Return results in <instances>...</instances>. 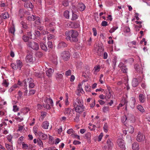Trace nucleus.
<instances>
[{"instance_id": "f257e3e1", "label": "nucleus", "mask_w": 150, "mask_h": 150, "mask_svg": "<svg viewBox=\"0 0 150 150\" xmlns=\"http://www.w3.org/2000/svg\"><path fill=\"white\" fill-rule=\"evenodd\" d=\"M65 34L67 40L71 42H76L78 41L79 33L76 30H71L66 31Z\"/></svg>"}, {"instance_id": "f03ea898", "label": "nucleus", "mask_w": 150, "mask_h": 150, "mask_svg": "<svg viewBox=\"0 0 150 150\" xmlns=\"http://www.w3.org/2000/svg\"><path fill=\"white\" fill-rule=\"evenodd\" d=\"M27 46L34 50H37L39 49L38 44L35 42L33 41H29L26 43Z\"/></svg>"}, {"instance_id": "7ed1b4c3", "label": "nucleus", "mask_w": 150, "mask_h": 150, "mask_svg": "<svg viewBox=\"0 0 150 150\" xmlns=\"http://www.w3.org/2000/svg\"><path fill=\"white\" fill-rule=\"evenodd\" d=\"M24 81L25 84L24 86H25L26 87L28 84V85L29 87L30 88H33L35 86L33 80L31 78H28L27 79L25 80Z\"/></svg>"}, {"instance_id": "20e7f679", "label": "nucleus", "mask_w": 150, "mask_h": 150, "mask_svg": "<svg viewBox=\"0 0 150 150\" xmlns=\"http://www.w3.org/2000/svg\"><path fill=\"white\" fill-rule=\"evenodd\" d=\"M117 143L118 146L122 149H125V145L124 141L122 138H119L117 140Z\"/></svg>"}, {"instance_id": "39448f33", "label": "nucleus", "mask_w": 150, "mask_h": 150, "mask_svg": "<svg viewBox=\"0 0 150 150\" xmlns=\"http://www.w3.org/2000/svg\"><path fill=\"white\" fill-rule=\"evenodd\" d=\"M95 52H97L98 55H100L101 52L103 51V46L100 45H96V46L94 48Z\"/></svg>"}, {"instance_id": "423d86ee", "label": "nucleus", "mask_w": 150, "mask_h": 150, "mask_svg": "<svg viewBox=\"0 0 150 150\" xmlns=\"http://www.w3.org/2000/svg\"><path fill=\"white\" fill-rule=\"evenodd\" d=\"M74 106H83V101L82 100H80L79 98H77L74 103Z\"/></svg>"}, {"instance_id": "0eeeda50", "label": "nucleus", "mask_w": 150, "mask_h": 150, "mask_svg": "<svg viewBox=\"0 0 150 150\" xmlns=\"http://www.w3.org/2000/svg\"><path fill=\"white\" fill-rule=\"evenodd\" d=\"M145 137L142 133L139 132L137 136V140L138 142H142L144 140Z\"/></svg>"}, {"instance_id": "6e6552de", "label": "nucleus", "mask_w": 150, "mask_h": 150, "mask_svg": "<svg viewBox=\"0 0 150 150\" xmlns=\"http://www.w3.org/2000/svg\"><path fill=\"white\" fill-rule=\"evenodd\" d=\"M25 60L28 63H32L34 61L35 59L33 57L31 54H29L26 56Z\"/></svg>"}, {"instance_id": "1a4fd4ad", "label": "nucleus", "mask_w": 150, "mask_h": 150, "mask_svg": "<svg viewBox=\"0 0 150 150\" xmlns=\"http://www.w3.org/2000/svg\"><path fill=\"white\" fill-rule=\"evenodd\" d=\"M62 56L64 60L67 61L70 58V54L69 52H65L62 54Z\"/></svg>"}, {"instance_id": "9d476101", "label": "nucleus", "mask_w": 150, "mask_h": 150, "mask_svg": "<svg viewBox=\"0 0 150 150\" xmlns=\"http://www.w3.org/2000/svg\"><path fill=\"white\" fill-rule=\"evenodd\" d=\"M106 143L107 144V146L105 148L106 149H107L108 150H110L113 146V144L111 141V140L110 139H108Z\"/></svg>"}, {"instance_id": "9b49d317", "label": "nucleus", "mask_w": 150, "mask_h": 150, "mask_svg": "<svg viewBox=\"0 0 150 150\" xmlns=\"http://www.w3.org/2000/svg\"><path fill=\"white\" fill-rule=\"evenodd\" d=\"M54 23H50V24L47 26V29L51 32L53 33L54 31Z\"/></svg>"}, {"instance_id": "f8f14e48", "label": "nucleus", "mask_w": 150, "mask_h": 150, "mask_svg": "<svg viewBox=\"0 0 150 150\" xmlns=\"http://www.w3.org/2000/svg\"><path fill=\"white\" fill-rule=\"evenodd\" d=\"M139 98L140 102L142 103H144L146 100V96L144 94L141 93L139 94Z\"/></svg>"}, {"instance_id": "ddd939ff", "label": "nucleus", "mask_w": 150, "mask_h": 150, "mask_svg": "<svg viewBox=\"0 0 150 150\" xmlns=\"http://www.w3.org/2000/svg\"><path fill=\"white\" fill-rule=\"evenodd\" d=\"M67 25L69 27L75 28H77L79 26V24L75 23H69Z\"/></svg>"}, {"instance_id": "4468645a", "label": "nucleus", "mask_w": 150, "mask_h": 150, "mask_svg": "<svg viewBox=\"0 0 150 150\" xmlns=\"http://www.w3.org/2000/svg\"><path fill=\"white\" fill-rule=\"evenodd\" d=\"M71 109L70 108H66L64 111V113L68 116L71 117L72 115V114L71 113Z\"/></svg>"}, {"instance_id": "2eb2a0df", "label": "nucleus", "mask_w": 150, "mask_h": 150, "mask_svg": "<svg viewBox=\"0 0 150 150\" xmlns=\"http://www.w3.org/2000/svg\"><path fill=\"white\" fill-rule=\"evenodd\" d=\"M44 102L46 103L50 104L52 106H53V101L50 98L46 97L44 100Z\"/></svg>"}, {"instance_id": "dca6fc26", "label": "nucleus", "mask_w": 150, "mask_h": 150, "mask_svg": "<svg viewBox=\"0 0 150 150\" xmlns=\"http://www.w3.org/2000/svg\"><path fill=\"white\" fill-rule=\"evenodd\" d=\"M75 111L78 113H80L83 110L84 108L83 106H74Z\"/></svg>"}, {"instance_id": "f3484780", "label": "nucleus", "mask_w": 150, "mask_h": 150, "mask_svg": "<svg viewBox=\"0 0 150 150\" xmlns=\"http://www.w3.org/2000/svg\"><path fill=\"white\" fill-rule=\"evenodd\" d=\"M38 135L39 137L42 140H45L47 139V136L46 134L40 132H39L38 134Z\"/></svg>"}, {"instance_id": "a211bd4d", "label": "nucleus", "mask_w": 150, "mask_h": 150, "mask_svg": "<svg viewBox=\"0 0 150 150\" xmlns=\"http://www.w3.org/2000/svg\"><path fill=\"white\" fill-rule=\"evenodd\" d=\"M136 102V100L135 98L134 97H132L131 98V101L130 103V105L131 107L133 109L135 106V103Z\"/></svg>"}, {"instance_id": "6ab92c4d", "label": "nucleus", "mask_w": 150, "mask_h": 150, "mask_svg": "<svg viewBox=\"0 0 150 150\" xmlns=\"http://www.w3.org/2000/svg\"><path fill=\"white\" fill-rule=\"evenodd\" d=\"M49 126V123L48 121H45L42 124L41 126L44 129H47L48 128Z\"/></svg>"}, {"instance_id": "aec40b11", "label": "nucleus", "mask_w": 150, "mask_h": 150, "mask_svg": "<svg viewBox=\"0 0 150 150\" xmlns=\"http://www.w3.org/2000/svg\"><path fill=\"white\" fill-rule=\"evenodd\" d=\"M86 6L85 5L82 3H80L78 5V9L81 11H82L85 9Z\"/></svg>"}, {"instance_id": "412c9836", "label": "nucleus", "mask_w": 150, "mask_h": 150, "mask_svg": "<svg viewBox=\"0 0 150 150\" xmlns=\"http://www.w3.org/2000/svg\"><path fill=\"white\" fill-rule=\"evenodd\" d=\"M51 59L52 62L54 64L56 65L57 64V57L56 55H53Z\"/></svg>"}, {"instance_id": "4be33fe9", "label": "nucleus", "mask_w": 150, "mask_h": 150, "mask_svg": "<svg viewBox=\"0 0 150 150\" xmlns=\"http://www.w3.org/2000/svg\"><path fill=\"white\" fill-rule=\"evenodd\" d=\"M53 72V71H52V68H50L46 71V74L48 77H50L51 76Z\"/></svg>"}, {"instance_id": "5701e85b", "label": "nucleus", "mask_w": 150, "mask_h": 150, "mask_svg": "<svg viewBox=\"0 0 150 150\" xmlns=\"http://www.w3.org/2000/svg\"><path fill=\"white\" fill-rule=\"evenodd\" d=\"M24 6L25 8H29L31 9H32L33 7V5L30 2L25 3L24 4Z\"/></svg>"}, {"instance_id": "b1692460", "label": "nucleus", "mask_w": 150, "mask_h": 150, "mask_svg": "<svg viewBox=\"0 0 150 150\" xmlns=\"http://www.w3.org/2000/svg\"><path fill=\"white\" fill-rule=\"evenodd\" d=\"M138 84V82L137 79L136 78H134L133 79L132 82V86L133 87H135L137 86Z\"/></svg>"}, {"instance_id": "393cba45", "label": "nucleus", "mask_w": 150, "mask_h": 150, "mask_svg": "<svg viewBox=\"0 0 150 150\" xmlns=\"http://www.w3.org/2000/svg\"><path fill=\"white\" fill-rule=\"evenodd\" d=\"M132 149L134 150H138L139 144L137 142H134L132 144Z\"/></svg>"}, {"instance_id": "a878e982", "label": "nucleus", "mask_w": 150, "mask_h": 150, "mask_svg": "<svg viewBox=\"0 0 150 150\" xmlns=\"http://www.w3.org/2000/svg\"><path fill=\"white\" fill-rule=\"evenodd\" d=\"M67 46V45L65 43L63 42H59L58 44V47L59 48H61L66 47Z\"/></svg>"}, {"instance_id": "bb28decb", "label": "nucleus", "mask_w": 150, "mask_h": 150, "mask_svg": "<svg viewBox=\"0 0 150 150\" xmlns=\"http://www.w3.org/2000/svg\"><path fill=\"white\" fill-rule=\"evenodd\" d=\"M16 63L17 66L20 70H21V67L22 66V64L21 61L19 60H16Z\"/></svg>"}, {"instance_id": "cd10ccee", "label": "nucleus", "mask_w": 150, "mask_h": 150, "mask_svg": "<svg viewBox=\"0 0 150 150\" xmlns=\"http://www.w3.org/2000/svg\"><path fill=\"white\" fill-rule=\"evenodd\" d=\"M100 67L99 65L95 66L93 69L94 73L96 74L97 72L99 71L100 70Z\"/></svg>"}, {"instance_id": "c85d7f7f", "label": "nucleus", "mask_w": 150, "mask_h": 150, "mask_svg": "<svg viewBox=\"0 0 150 150\" xmlns=\"http://www.w3.org/2000/svg\"><path fill=\"white\" fill-rule=\"evenodd\" d=\"M38 126H35L33 127V131L36 135L38 134L39 132H38Z\"/></svg>"}, {"instance_id": "c756f323", "label": "nucleus", "mask_w": 150, "mask_h": 150, "mask_svg": "<svg viewBox=\"0 0 150 150\" xmlns=\"http://www.w3.org/2000/svg\"><path fill=\"white\" fill-rule=\"evenodd\" d=\"M2 85L3 86H4L5 87H7L9 85V83L8 82V81L6 79H4L3 80L2 83Z\"/></svg>"}, {"instance_id": "7c9ffc66", "label": "nucleus", "mask_w": 150, "mask_h": 150, "mask_svg": "<svg viewBox=\"0 0 150 150\" xmlns=\"http://www.w3.org/2000/svg\"><path fill=\"white\" fill-rule=\"evenodd\" d=\"M40 46L41 49L44 51H47L48 50L47 48L43 43L41 42L40 43Z\"/></svg>"}, {"instance_id": "2f4dec72", "label": "nucleus", "mask_w": 150, "mask_h": 150, "mask_svg": "<svg viewBox=\"0 0 150 150\" xmlns=\"http://www.w3.org/2000/svg\"><path fill=\"white\" fill-rule=\"evenodd\" d=\"M137 109L142 113L144 112L145 111V110L141 105H138L137 106Z\"/></svg>"}, {"instance_id": "473e14b6", "label": "nucleus", "mask_w": 150, "mask_h": 150, "mask_svg": "<svg viewBox=\"0 0 150 150\" xmlns=\"http://www.w3.org/2000/svg\"><path fill=\"white\" fill-rule=\"evenodd\" d=\"M134 129L133 127L132 126H129L128 127L127 131L131 133H132L134 132Z\"/></svg>"}, {"instance_id": "72a5a7b5", "label": "nucleus", "mask_w": 150, "mask_h": 150, "mask_svg": "<svg viewBox=\"0 0 150 150\" xmlns=\"http://www.w3.org/2000/svg\"><path fill=\"white\" fill-rule=\"evenodd\" d=\"M35 17L33 15H32L28 16L27 18V19L29 21H34L35 20Z\"/></svg>"}, {"instance_id": "f704fd0d", "label": "nucleus", "mask_w": 150, "mask_h": 150, "mask_svg": "<svg viewBox=\"0 0 150 150\" xmlns=\"http://www.w3.org/2000/svg\"><path fill=\"white\" fill-rule=\"evenodd\" d=\"M56 77L57 79L59 80L62 78L63 75L62 74L57 73L56 75Z\"/></svg>"}, {"instance_id": "c9c22d12", "label": "nucleus", "mask_w": 150, "mask_h": 150, "mask_svg": "<svg viewBox=\"0 0 150 150\" xmlns=\"http://www.w3.org/2000/svg\"><path fill=\"white\" fill-rule=\"evenodd\" d=\"M2 17L4 19H6L9 17V15L8 13L5 12L2 14Z\"/></svg>"}, {"instance_id": "e433bc0d", "label": "nucleus", "mask_w": 150, "mask_h": 150, "mask_svg": "<svg viewBox=\"0 0 150 150\" xmlns=\"http://www.w3.org/2000/svg\"><path fill=\"white\" fill-rule=\"evenodd\" d=\"M69 95L68 93H66L65 94V105H69V103L68 101V98H69Z\"/></svg>"}, {"instance_id": "4c0bfd02", "label": "nucleus", "mask_w": 150, "mask_h": 150, "mask_svg": "<svg viewBox=\"0 0 150 150\" xmlns=\"http://www.w3.org/2000/svg\"><path fill=\"white\" fill-rule=\"evenodd\" d=\"M5 146L8 150H13V148L12 146L8 144H6Z\"/></svg>"}, {"instance_id": "58836bf2", "label": "nucleus", "mask_w": 150, "mask_h": 150, "mask_svg": "<svg viewBox=\"0 0 150 150\" xmlns=\"http://www.w3.org/2000/svg\"><path fill=\"white\" fill-rule=\"evenodd\" d=\"M35 23L37 25H40V18L38 17H36L35 18Z\"/></svg>"}, {"instance_id": "ea45409f", "label": "nucleus", "mask_w": 150, "mask_h": 150, "mask_svg": "<svg viewBox=\"0 0 150 150\" xmlns=\"http://www.w3.org/2000/svg\"><path fill=\"white\" fill-rule=\"evenodd\" d=\"M78 91L81 92L82 93H84L83 89L81 87V84H79L78 88Z\"/></svg>"}, {"instance_id": "a19ab883", "label": "nucleus", "mask_w": 150, "mask_h": 150, "mask_svg": "<svg viewBox=\"0 0 150 150\" xmlns=\"http://www.w3.org/2000/svg\"><path fill=\"white\" fill-rule=\"evenodd\" d=\"M29 37L26 35H24L23 36V39L25 42H26L27 43L29 41Z\"/></svg>"}, {"instance_id": "79ce46f5", "label": "nucleus", "mask_w": 150, "mask_h": 150, "mask_svg": "<svg viewBox=\"0 0 150 150\" xmlns=\"http://www.w3.org/2000/svg\"><path fill=\"white\" fill-rule=\"evenodd\" d=\"M64 16L67 18H69V11H66L64 13Z\"/></svg>"}, {"instance_id": "37998d69", "label": "nucleus", "mask_w": 150, "mask_h": 150, "mask_svg": "<svg viewBox=\"0 0 150 150\" xmlns=\"http://www.w3.org/2000/svg\"><path fill=\"white\" fill-rule=\"evenodd\" d=\"M103 130L104 131L107 132L108 131V125L107 123H105L103 127Z\"/></svg>"}, {"instance_id": "c03bdc74", "label": "nucleus", "mask_w": 150, "mask_h": 150, "mask_svg": "<svg viewBox=\"0 0 150 150\" xmlns=\"http://www.w3.org/2000/svg\"><path fill=\"white\" fill-rule=\"evenodd\" d=\"M103 75L101 74L100 77L99 81L100 83L101 84H103L104 83V79L103 78Z\"/></svg>"}, {"instance_id": "a18cd8bd", "label": "nucleus", "mask_w": 150, "mask_h": 150, "mask_svg": "<svg viewBox=\"0 0 150 150\" xmlns=\"http://www.w3.org/2000/svg\"><path fill=\"white\" fill-rule=\"evenodd\" d=\"M35 93V91L34 90H30L28 94V96H32L34 95Z\"/></svg>"}, {"instance_id": "49530a36", "label": "nucleus", "mask_w": 150, "mask_h": 150, "mask_svg": "<svg viewBox=\"0 0 150 150\" xmlns=\"http://www.w3.org/2000/svg\"><path fill=\"white\" fill-rule=\"evenodd\" d=\"M7 138L9 142L12 143V139L13 138V136L12 135H8L7 137Z\"/></svg>"}, {"instance_id": "de8ad7c7", "label": "nucleus", "mask_w": 150, "mask_h": 150, "mask_svg": "<svg viewBox=\"0 0 150 150\" xmlns=\"http://www.w3.org/2000/svg\"><path fill=\"white\" fill-rule=\"evenodd\" d=\"M118 28V27H113L111 28L109 30L110 33H112L114 32L116 29Z\"/></svg>"}, {"instance_id": "09e8293b", "label": "nucleus", "mask_w": 150, "mask_h": 150, "mask_svg": "<svg viewBox=\"0 0 150 150\" xmlns=\"http://www.w3.org/2000/svg\"><path fill=\"white\" fill-rule=\"evenodd\" d=\"M21 23L22 25V26L23 28L25 29H27L28 26L27 24L24 22L22 21L21 22Z\"/></svg>"}, {"instance_id": "8fccbe9b", "label": "nucleus", "mask_w": 150, "mask_h": 150, "mask_svg": "<svg viewBox=\"0 0 150 150\" xmlns=\"http://www.w3.org/2000/svg\"><path fill=\"white\" fill-rule=\"evenodd\" d=\"M15 29L14 27H11L9 30V32L11 34L14 35V32H15Z\"/></svg>"}, {"instance_id": "3c124183", "label": "nucleus", "mask_w": 150, "mask_h": 150, "mask_svg": "<svg viewBox=\"0 0 150 150\" xmlns=\"http://www.w3.org/2000/svg\"><path fill=\"white\" fill-rule=\"evenodd\" d=\"M127 120V117L126 115L123 116L121 117V121L123 123H124Z\"/></svg>"}, {"instance_id": "603ef678", "label": "nucleus", "mask_w": 150, "mask_h": 150, "mask_svg": "<svg viewBox=\"0 0 150 150\" xmlns=\"http://www.w3.org/2000/svg\"><path fill=\"white\" fill-rule=\"evenodd\" d=\"M22 148L24 149H27L28 148V144L24 143L23 142L22 143Z\"/></svg>"}, {"instance_id": "864d4df0", "label": "nucleus", "mask_w": 150, "mask_h": 150, "mask_svg": "<svg viewBox=\"0 0 150 150\" xmlns=\"http://www.w3.org/2000/svg\"><path fill=\"white\" fill-rule=\"evenodd\" d=\"M91 137V133L90 132H88L86 134V135L85 136V138L88 139H90Z\"/></svg>"}, {"instance_id": "5fc2aeb1", "label": "nucleus", "mask_w": 150, "mask_h": 150, "mask_svg": "<svg viewBox=\"0 0 150 150\" xmlns=\"http://www.w3.org/2000/svg\"><path fill=\"white\" fill-rule=\"evenodd\" d=\"M122 71L124 73H126L127 70V68L126 66H124L121 69Z\"/></svg>"}, {"instance_id": "6e6d98bb", "label": "nucleus", "mask_w": 150, "mask_h": 150, "mask_svg": "<svg viewBox=\"0 0 150 150\" xmlns=\"http://www.w3.org/2000/svg\"><path fill=\"white\" fill-rule=\"evenodd\" d=\"M78 18V16L76 14L72 12V20H75Z\"/></svg>"}, {"instance_id": "4d7b16f0", "label": "nucleus", "mask_w": 150, "mask_h": 150, "mask_svg": "<svg viewBox=\"0 0 150 150\" xmlns=\"http://www.w3.org/2000/svg\"><path fill=\"white\" fill-rule=\"evenodd\" d=\"M54 36L52 34H49L47 37V40H50L52 38H54Z\"/></svg>"}, {"instance_id": "13d9d810", "label": "nucleus", "mask_w": 150, "mask_h": 150, "mask_svg": "<svg viewBox=\"0 0 150 150\" xmlns=\"http://www.w3.org/2000/svg\"><path fill=\"white\" fill-rule=\"evenodd\" d=\"M38 145L40 146L43 147V144L42 141L40 139L38 140Z\"/></svg>"}, {"instance_id": "bf43d9fd", "label": "nucleus", "mask_w": 150, "mask_h": 150, "mask_svg": "<svg viewBox=\"0 0 150 150\" xmlns=\"http://www.w3.org/2000/svg\"><path fill=\"white\" fill-rule=\"evenodd\" d=\"M65 75L66 76H70L71 74V71L70 70H69L65 72Z\"/></svg>"}, {"instance_id": "052dcab7", "label": "nucleus", "mask_w": 150, "mask_h": 150, "mask_svg": "<svg viewBox=\"0 0 150 150\" xmlns=\"http://www.w3.org/2000/svg\"><path fill=\"white\" fill-rule=\"evenodd\" d=\"M105 96H106V97H107L108 99L110 98L111 97V94L110 91L108 90V91L107 92V93Z\"/></svg>"}, {"instance_id": "680f3d73", "label": "nucleus", "mask_w": 150, "mask_h": 150, "mask_svg": "<svg viewBox=\"0 0 150 150\" xmlns=\"http://www.w3.org/2000/svg\"><path fill=\"white\" fill-rule=\"evenodd\" d=\"M11 67L14 69H17L18 68V67L16 66V64L13 63L11 64Z\"/></svg>"}, {"instance_id": "e2e57ef3", "label": "nucleus", "mask_w": 150, "mask_h": 150, "mask_svg": "<svg viewBox=\"0 0 150 150\" xmlns=\"http://www.w3.org/2000/svg\"><path fill=\"white\" fill-rule=\"evenodd\" d=\"M79 114H76L75 118L74 119V121L75 122H77L79 121Z\"/></svg>"}, {"instance_id": "0e129e2a", "label": "nucleus", "mask_w": 150, "mask_h": 150, "mask_svg": "<svg viewBox=\"0 0 150 150\" xmlns=\"http://www.w3.org/2000/svg\"><path fill=\"white\" fill-rule=\"evenodd\" d=\"M50 105V104L46 103L45 105H44V107L47 109H50L51 108Z\"/></svg>"}, {"instance_id": "69168bd1", "label": "nucleus", "mask_w": 150, "mask_h": 150, "mask_svg": "<svg viewBox=\"0 0 150 150\" xmlns=\"http://www.w3.org/2000/svg\"><path fill=\"white\" fill-rule=\"evenodd\" d=\"M19 110V108L18 107L15 105H14L13 106V110L15 112H16Z\"/></svg>"}, {"instance_id": "338daca9", "label": "nucleus", "mask_w": 150, "mask_h": 150, "mask_svg": "<svg viewBox=\"0 0 150 150\" xmlns=\"http://www.w3.org/2000/svg\"><path fill=\"white\" fill-rule=\"evenodd\" d=\"M47 45L49 47L51 48H53V46L52 42L48 41L47 42Z\"/></svg>"}, {"instance_id": "774afa93", "label": "nucleus", "mask_w": 150, "mask_h": 150, "mask_svg": "<svg viewBox=\"0 0 150 150\" xmlns=\"http://www.w3.org/2000/svg\"><path fill=\"white\" fill-rule=\"evenodd\" d=\"M24 140V137L23 136L20 137L18 140V143H21Z\"/></svg>"}]
</instances>
